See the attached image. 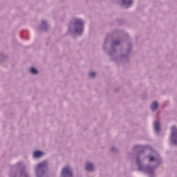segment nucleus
Masks as SVG:
<instances>
[{"label":"nucleus","mask_w":177,"mask_h":177,"mask_svg":"<svg viewBox=\"0 0 177 177\" xmlns=\"http://www.w3.org/2000/svg\"><path fill=\"white\" fill-rule=\"evenodd\" d=\"M49 171V165L48 162L44 160L38 163L37 168L35 169L36 177H44L46 172Z\"/></svg>","instance_id":"5"},{"label":"nucleus","mask_w":177,"mask_h":177,"mask_svg":"<svg viewBox=\"0 0 177 177\" xmlns=\"http://www.w3.org/2000/svg\"><path fill=\"white\" fill-rule=\"evenodd\" d=\"M39 29L41 31H44V32H48V31L49 30V24H48V22H46V21L42 20L39 26Z\"/></svg>","instance_id":"9"},{"label":"nucleus","mask_w":177,"mask_h":177,"mask_svg":"<svg viewBox=\"0 0 177 177\" xmlns=\"http://www.w3.org/2000/svg\"><path fill=\"white\" fill-rule=\"evenodd\" d=\"M121 45V41L119 39H112L111 42V50L108 51V55L110 56V59L112 62H118V59L121 60H127L129 56L130 52H132V44L129 43L127 44V48L126 50V53H121L119 58L115 56L117 54V49L115 46H120Z\"/></svg>","instance_id":"2"},{"label":"nucleus","mask_w":177,"mask_h":177,"mask_svg":"<svg viewBox=\"0 0 177 177\" xmlns=\"http://www.w3.org/2000/svg\"><path fill=\"white\" fill-rule=\"evenodd\" d=\"M122 21H120V22L119 23V24H122Z\"/></svg>","instance_id":"20"},{"label":"nucleus","mask_w":177,"mask_h":177,"mask_svg":"<svg viewBox=\"0 0 177 177\" xmlns=\"http://www.w3.org/2000/svg\"><path fill=\"white\" fill-rule=\"evenodd\" d=\"M170 143L172 146H177V128L174 125L171 128Z\"/></svg>","instance_id":"6"},{"label":"nucleus","mask_w":177,"mask_h":177,"mask_svg":"<svg viewBox=\"0 0 177 177\" xmlns=\"http://www.w3.org/2000/svg\"><path fill=\"white\" fill-rule=\"evenodd\" d=\"M85 24L81 19L74 18L69 21L68 32L73 35L81 37L84 34V27Z\"/></svg>","instance_id":"3"},{"label":"nucleus","mask_w":177,"mask_h":177,"mask_svg":"<svg viewBox=\"0 0 177 177\" xmlns=\"http://www.w3.org/2000/svg\"><path fill=\"white\" fill-rule=\"evenodd\" d=\"M111 151L112 153H118V149L115 147H112Z\"/></svg>","instance_id":"17"},{"label":"nucleus","mask_w":177,"mask_h":177,"mask_svg":"<svg viewBox=\"0 0 177 177\" xmlns=\"http://www.w3.org/2000/svg\"><path fill=\"white\" fill-rule=\"evenodd\" d=\"M153 129L156 135H160V132H161V124L159 120H156L153 122Z\"/></svg>","instance_id":"10"},{"label":"nucleus","mask_w":177,"mask_h":177,"mask_svg":"<svg viewBox=\"0 0 177 177\" xmlns=\"http://www.w3.org/2000/svg\"><path fill=\"white\" fill-rule=\"evenodd\" d=\"M143 153H145V150L142 149L140 152L138 153L136 156L138 171H141V172L148 174L149 177H156V172L154 170L156 168H158V167H160V165L162 163V158L161 156L154 157L153 156H151L149 158V162L156 161V164L152 167L149 165H145L142 163V162H140V154H143Z\"/></svg>","instance_id":"1"},{"label":"nucleus","mask_w":177,"mask_h":177,"mask_svg":"<svg viewBox=\"0 0 177 177\" xmlns=\"http://www.w3.org/2000/svg\"><path fill=\"white\" fill-rule=\"evenodd\" d=\"M139 145H136L134 147H133V150H135L136 149H138Z\"/></svg>","instance_id":"19"},{"label":"nucleus","mask_w":177,"mask_h":177,"mask_svg":"<svg viewBox=\"0 0 177 177\" xmlns=\"http://www.w3.org/2000/svg\"><path fill=\"white\" fill-rule=\"evenodd\" d=\"M111 37L110 36H107L105 39H104V45H103V50L106 52V50H107V48H106V44L109 43V39H111Z\"/></svg>","instance_id":"14"},{"label":"nucleus","mask_w":177,"mask_h":177,"mask_svg":"<svg viewBox=\"0 0 177 177\" xmlns=\"http://www.w3.org/2000/svg\"><path fill=\"white\" fill-rule=\"evenodd\" d=\"M158 109V102L157 101H154L151 105V109L152 111H156Z\"/></svg>","instance_id":"13"},{"label":"nucleus","mask_w":177,"mask_h":177,"mask_svg":"<svg viewBox=\"0 0 177 177\" xmlns=\"http://www.w3.org/2000/svg\"><path fill=\"white\" fill-rule=\"evenodd\" d=\"M120 7L122 9H129L133 4V0H121Z\"/></svg>","instance_id":"8"},{"label":"nucleus","mask_w":177,"mask_h":177,"mask_svg":"<svg viewBox=\"0 0 177 177\" xmlns=\"http://www.w3.org/2000/svg\"><path fill=\"white\" fill-rule=\"evenodd\" d=\"M117 20V21H120V19H116Z\"/></svg>","instance_id":"21"},{"label":"nucleus","mask_w":177,"mask_h":177,"mask_svg":"<svg viewBox=\"0 0 177 177\" xmlns=\"http://www.w3.org/2000/svg\"><path fill=\"white\" fill-rule=\"evenodd\" d=\"M60 177H74V173L70 167H64L61 171Z\"/></svg>","instance_id":"7"},{"label":"nucleus","mask_w":177,"mask_h":177,"mask_svg":"<svg viewBox=\"0 0 177 177\" xmlns=\"http://www.w3.org/2000/svg\"><path fill=\"white\" fill-rule=\"evenodd\" d=\"M30 71L31 74H33V75H37V74H39V71H38V69L35 67L30 68Z\"/></svg>","instance_id":"16"},{"label":"nucleus","mask_w":177,"mask_h":177,"mask_svg":"<svg viewBox=\"0 0 177 177\" xmlns=\"http://www.w3.org/2000/svg\"><path fill=\"white\" fill-rule=\"evenodd\" d=\"M10 177H30V174L26 169V166L19 162L17 165L10 167Z\"/></svg>","instance_id":"4"},{"label":"nucleus","mask_w":177,"mask_h":177,"mask_svg":"<svg viewBox=\"0 0 177 177\" xmlns=\"http://www.w3.org/2000/svg\"><path fill=\"white\" fill-rule=\"evenodd\" d=\"M43 156H45V152L42 151L37 150L33 153L34 158H41V157H43Z\"/></svg>","instance_id":"12"},{"label":"nucleus","mask_w":177,"mask_h":177,"mask_svg":"<svg viewBox=\"0 0 177 177\" xmlns=\"http://www.w3.org/2000/svg\"><path fill=\"white\" fill-rule=\"evenodd\" d=\"M90 77H96V72H91L89 73Z\"/></svg>","instance_id":"18"},{"label":"nucleus","mask_w":177,"mask_h":177,"mask_svg":"<svg viewBox=\"0 0 177 177\" xmlns=\"http://www.w3.org/2000/svg\"><path fill=\"white\" fill-rule=\"evenodd\" d=\"M8 59V55L3 53H0V63H3Z\"/></svg>","instance_id":"15"},{"label":"nucleus","mask_w":177,"mask_h":177,"mask_svg":"<svg viewBox=\"0 0 177 177\" xmlns=\"http://www.w3.org/2000/svg\"><path fill=\"white\" fill-rule=\"evenodd\" d=\"M85 169L88 172H92L93 169H95V166L93 165V163L90 162H86L85 165Z\"/></svg>","instance_id":"11"}]
</instances>
